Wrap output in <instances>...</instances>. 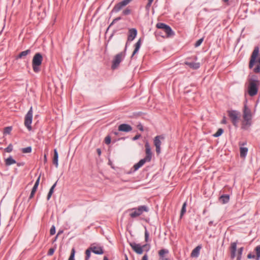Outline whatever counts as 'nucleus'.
<instances>
[{"mask_svg":"<svg viewBox=\"0 0 260 260\" xmlns=\"http://www.w3.org/2000/svg\"><path fill=\"white\" fill-rule=\"evenodd\" d=\"M141 39H139V40L137 42V43L135 44V49L131 57V58H132L135 56V55H136L138 52L141 47Z\"/></svg>","mask_w":260,"mask_h":260,"instance_id":"obj_21","label":"nucleus"},{"mask_svg":"<svg viewBox=\"0 0 260 260\" xmlns=\"http://www.w3.org/2000/svg\"><path fill=\"white\" fill-rule=\"evenodd\" d=\"M55 249H56V247L50 248L48 251L47 255L49 256H51V255H53V253H54Z\"/></svg>","mask_w":260,"mask_h":260,"instance_id":"obj_43","label":"nucleus"},{"mask_svg":"<svg viewBox=\"0 0 260 260\" xmlns=\"http://www.w3.org/2000/svg\"><path fill=\"white\" fill-rule=\"evenodd\" d=\"M156 27L157 28L164 31L166 33V37L167 38H170L175 35V32L172 28L164 23L158 22L156 24Z\"/></svg>","mask_w":260,"mask_h":260,"instance_id":"obj_6","label":"nucleus"},{"mask_svg":"<svg viewBox=\"0 0 260 260\" xmlns=\"http://www.w3.org/2000/svg\"><path fill=\"white\" fill-rule=\"evenodd\" d=\"M223 132H224V130L222 128H219L218 129L217 131L215 134H214L212 136H213V137H214L215 138L219 137L223 133Z\"/></svg>","mask_w":260,"mask_h":260,"instance_id":"obj_32","label":"nucleus"},{"mask_svg":"<svg viewBox=\"0 0 260 260\" xmlns=\"http://www.w3.org/2000/svg\"><path fill=\"white\" fill-rule=\"evenodd\" d=\"M127 43H126L125 46L123 51H122L117 54H116L112 60V63L111 66V69L112 70H115L118 68L119 66L120 62L124 59L127 49Z\"/></svg>","mask_w":260,"mask_h":260,"instance_id":"obj_5","label":"nucleus"},{"mask_svg":"<svg viewBox=\"0 0 260 260\" xmlns=\"http://www.w3.org/2000/svg\"><path fill=\"white\" fill-rule=\"evenodd\" d=\"M244 250V247H241L238 249L237 260H241L242 252Z\"/></svg>","mask_w":260,"mask_h":260,"instance_id":"obj_31","label":"nucleus"},{"mask_svg":"<svg viewBox=\"0 0 260 260\" xmlns=\"http://www.w3.org/2000/svg\"><path fill=\"white\" fill-rule=\"evenodd\" d=\"M118 130L119 132L127 133L132 130V127L128 124L122 123L118 126Z\"/></svg>","mask_w":260,"mask_h":260,"instance_id":"obj_17","label":"nucleus"},{"mask_svg":"<svg viewBox=\"0 0 260 260\" xmlns=\"http://www.w3.org/2000/svg\"><path fill=\"white\" fill-rule=\"evenodd\" d=\"M148 255L147 254H145L144 255H143L141 260H148Z\"/></svg>","mask_w":260,"mask_h":260,"instance_id":"obj_59","label":"nucleus"},{"mask_svg":"<svg viewBox=\"0 0 260 260\" xmlns=\"http://www.w3.org/2000/svg\"><path fill=\"white\" fill-rule=\"evenodd\" d=\"M116 31H117L116 29H114V30H113L112 33L111 34L110 36L109 37V40L112 39V38H113L114 35L115 34Z\"/></svg>","mask_w":260,"mask_h":260,"instance_id":"obj_56","label":"nucleus"},{"mask_svg":"<svg viewBox=\"0 0 260 260\" xmlns=\"http://www.w3.org/2000/svg\"><path fill=\"white\" fill-rule=\"evenodd\" d=\"M137 128L141 132L144 131L143 126L141 123H139V124H138Z\"/></svg>","mask_w":260,"mask_h":260,"instance_id":"obj_54","label":"nucleus"},{"mask_svg":"<svg viewBox=\"0 0 260 260\" xmlns=\"http://www.w3.org/2000/svg\"><path fill=\"white\" fill-rule=\"evenodd\" d=\"M132 13V10L129 9L128 7H127L126 9L123 10L122 12V14L124 16H127L130 15Z\"/></svg>","mask_w":260,"mask_h":260,"instance_id":"obj_34","label":"nucleus"},{"mask_svg":"<svg viewBox=\"0 0 260 260\" xmlns=\"http://www.w3.org/2000/svg\"><path fill=\"white\" fill-rule=\"evenodd\" d=\"M149 234L148 231L147 230L146 228H145V241L146 242H148L149 241Z\"/></svg>","mask_w":260,"mask_h":260,"instance_id":"obj_45","label":"nucleus"},{"mask_svg":"<svg viewBox=\"0 0 260 260\" xmlns=\"http://www.w3.org/2000/svg\"><path fill=\"white\" fill-rule=\"evenodd\" d=\"M228 115L230 118L233 124L235 126L237 127L238 122L239 119V113L236 110H230L228 111Z\"/></svg>","mask_w":260,"mask_h":260,"instance_id":"obj_9","label":"nucleus"},{"mask_svg":"<svg viewBox=\"0 0 260 260\" xmlns=\"http://www.w3.org/2000/svg\"><path fill=\"white\" fill-rule=\"evenodd\" d=\"M247 93L251 97L256 95L258 91L260 81L256 75H252L248 79Z\"/></svg>","mask_w":260,"mask_h":260,"instance_id":"obj_2","label":"nucleus"},{"mask_svg":"<svg viewBox=\"0 0 260 260\" xmlns=\"http://www.w3.org/2000/svg\"><path fill=\"white\" fill-rule=\"evenodd\" d=\"M187 201H185L182 205L180 214V218L181 219L183 215L185 214V213L186 212V206H187Z\"/></svg>","mask_w":260,"mask_h":260,"instance_id":"obj_28","label":"nucleus"},{"mask_svg":"<svg viewBox=\"0 0 260 260\" xmlns=\"http://www.w3.org/2000/svg\"><path fill=\"white\" fill-rule=\"evenodd\" d=\"M129 245L132 249L138 254H142L143 252L142 247L140 244H137L135 242H129Z\"/></svg>","mask_w":260,"mask_h":260,"instance_id":"obj_12","label":"nucleus"},{"mask_svg":"<svg viewBox=\"0 0 260 260\" xmlns=\"http://www.w3.org/2000/svg\"><path fill=\"white\" fill-rule=\"evenodd\" d=\"M141 137V134H137V135H136L135 137H134L132 138V140H133V141L137 140H138V139H139Z\"/></svg>","mask_w":260,"mask_h":260,"instance_id":"obj_55","label":"nucleus"},{"mask_svg":"<svg viewBox=\"0 0 260 260\" xmlns=\"http://www.w3.org/2000/svg\"><path fill=\"white\" fill-rule=\"evenodd\" d=\"M248 152V148L247 147H240V156L241 157H245Z\"/></svg>","mask_w":260,"mask_h":260,"instance_id":"obj_29","label":"nucleus"},{"mask_svg":"<svg viewBox=\"0 0 260 260\" xmlns=\"http://www.w3.org/2000/svg\"><path fill=\"white\" fill-rule=\"evenodd\" d=\"M96 152H97V153H98V155L99 156L101 155V150L100 148H98L96 149Z\"/></svg>","mask_w":260,"mask_h":260,"instance_id":"obj_61","label":"nucleus"},{"mask_svg":"<svg viewBox=\"0 0 260 260\" xmlns=\"http://www.w3.org/2000/svg\"><path fill=\"white\" fill-rule=\"evenodd\" d=\"M201 245H198L195 248H194L193 250L191 251V256L195 257H198L200 254V250L201 249Z\"/></svg>","mask_w":260,"mask_h":260,"instance_id":"obj_24","label":"nucleus"},{"mask_svg":"<svg viewBox=\"0 0 260 260\" xmlns=\"http://www.w3.org/2000/svg\"><path fill=\"white\" fill-rule=\"evenodd\" d=\"M259 52V47L258 46L255 47L250 56L249 62V68L250 69H252L256 63H257L256 67L253 69V72L256 74L260 73V57L257 59Z\"/></svg>","mask_w":260,"mask_h":260,"instance_id":"obj_3","label":"nucleus"},{"mask_svg":"<svg viewBox=\"0 0 260 260\" xmlns=\"http://www.w3.org/2000/svg\"><path fill=\"white\" fill-rule=\"evenodd\" d=\"M111 137L110 136H107L105 139V143L106 144L108 145L111 143Z\"/></svg>","mask_w":260,"mask_h":260,"instance_id":"obj_49","label":"nucleus"},{"mask_svg":"<svg viewBox=\"0 0 260 260\" xmlns=\"http://www.w3.org/2000/svg\"><path fill=\"white\" fill-rule=\"evenodd\" d=\"M121 19V17H116L115 19H114L112 21V22L110 24V25H109V26L107 28L106 33L107 32V31H108V30H109V29L110 28V27H111L113 25H114V24H115L116 22H117V21H118L119 20H120Z\"/></svg>","mask_w":260,"mask_h":260,"instance_id":"obj_33","label":"nucleus"},{"mask_svg":"<svg viewBox=\"0 0 260 260\" xmlns=\"http://www.w3.org/2000/svg\"><path fill=\"white\" fill-rule=\"evenodd\" d=\"M56 230L54 225H52L50 230V235H54L55 234Z\"/></svg>","mask_w":260,"mask_h":260,"instance_id":"obj_50","label":"nucleus"},{"mask_svg":"<svg viewBox=\"0 0 260 260\" xmlns=\"http://www.w3.org/2000/svg\"><path fill=\"white\" fill-rule=\"evenodd\" d=\"M213 223V221H210L209 223H208V225L211 226L212 225Z\"/></svg>","mask_w":260,"mask_h":260,"instance_id":"obj_63","label":"nucleus"},{"mask_svg":"<svg viewBox=\"0 0 260 260\" xmlns=\"http://www.w3.org/2000/svg\"><path fill=\"white\" fill-rule=\"evenodd\" d=\"M165 138V137L163 135L156 136L154 138L153 143L156 147V152L157 154H159L160 153V146L161 144L160 140H163Z\"/></svg>","mask_w":260,"mask_h":260,"instance_id":"obj_10","label":"nucleus"},{"mask_svg":"<svg viewBox=\"0 0 260 260\" xmlns=\"http://www.w3.org/2000/svg\"><path fill=\"white\" fill-rule=\"evenodd\" d=\"M144 113H143L142 112H141V111H139V112H134L133 113V117H135V118H137L138 117H139L140 116H142V115H143Z\"/></svg>","mask_w":260,"mask_h":260,"instance_id":"obj_44","label":"nucleus"},{"mask_svg":"<svg viewBox=\"0 0 260 260\" xmlns=\"http://www.w3.org/2000/svg\"><path fill=\"white\" fill-rule=\"evenodd\" d=\"M226 123H227V121H226V117L225 116H224L223 117V118H222V120L221 121V123H222V124H226Z\"/></svg>","mask_w":260,"mask_h":260,"instance_id":"obj_57","label":"nucleus"},{"mask_svg":"<svg viewBox=\"0 0 260 260\" xmlns=\"http://www.w3.org/2000/svg\"><path fill=\"white\" fill-rule=\"evenodd\" d=\"M40 178H41V175H40L38 178H37L34 186V187H36V188H38V186H39V183H40Z\"/></svg>","mask_w":260,"mask_h":260,"instance_id":"obj_52","label":"nucleus"},{"mask_svg":"<svg viewBox=\"0 0 260 260\" xmlns=\"http://www.w3.org/2000/svg\"><path fill=\"white\" fill-rule=\"evenodd\" d=\"M133 0H123L120 2L116 4L114 7H113L112 11L110 12V14L111 15L113 13H117L120 11L123 7L127 6L130 3H131Z\"/></svg>","mask_w":260,"mask_h":260,"instance_id":"obj_7","label":"nucleus"},{"mask_svg":"<svg viewBox=\"0 0 260 260\" xmlns=\"http://www.w3.org/2000/svg\"><path fill=\"white\" fill-rule=\"evenodd\" d=\"M31 52V50L30 49H27L26 50L21 52L16 57V59L22 58L25 57L28 54H30Z\"/></svg>","mask_w":260,"mask_h":260,"instance_id":"obj_25","label":"nucleus"},{"mask_svg":"<svg viewBox=\"0 0 260 260\" xmlns=\"http://www.w3.org/2000/svg\"><path fill=\"white\" fill-rule=\"evenodd\" d=\"M154 0H148V3L147 4V5H146L145 6V8L147 10H149L151 5H152V2H153Z\"/></svg>","mask_w":260,"mask_h":260,"instance_id":"obj_48","label":"nucleus"},{"mask_svg":"<svg viewBox=\"0 0 260 260\" xmlns=\"http://www.w3.org/2000/svg\"><path fill=\"white\" fill-rule=\"evenodd\" d=\"M145 154L146 155L144 158L140 159L139 162L135 164L133 167L131 169V171L128 172V174L135 172L137 171L139 168L142 167L146 162H150L151 160L152 157V153L151 152V147L148 141H146L145 144Z\"/></svg>","mask_w":260,"mask_h":260,"instance_id":"obj_1","label":"nucleus"},{"mask_svg":"<svg viewBox=\"0 0 260 260\" xmlns=\"http://www.w3.org/2000/svg\"><path fill=\"white\" fill-rule=\"evenodd\" d=\"M247 99L246 98L244 102L243 110V118L252 119V115L250 109L247 106Z\"/></svg>","mask_w":260,"mask_h":260,"instance_id":"obj_11","label":"nucleus"},{"mask_svg":"<svg viewBox=\"0 0 260 260\" xmlns=\"http://www.w3.org/2000/svg\"><path fill=\"white\" fill-rule=\"evenodd\" d=\"M90 249L95 254L101 255L104 253L103 247L100 246H95V244H91Z\"/></svg>","mask_w":260,"mask_h":260,"instance_id":"obj_13","label":"nucleus"},{"mask_svg":"<svg viewBox=\"0 0 260 260\" xmlns=\"http://www.w3.org/2000/svg\"><path fill=\"white\" fill-rule=\"evenodd\" d=\"M138 31L136 28H132L128 30L127 42L133 41L137 37Z\"/></svg>","mask_w":260,"mask_h":260,"instance_id":"obj_16","label":"nucleus"},{"mask_svg":"<svg viewBox=\"0 0 260 260\" xmlns=\"http://www.w3.org/2000/svg\"><path fill=\"white\" fill-rule=\"evenodd\" d=\"M219 201L223 204L228 203L230 201L229 194H222L219 198Z\"/></svg>","mask_w":260,"mask_h":260,"instance_id":"obj_23","label":"nucleus"},{"mask_svg":"<svg viewBox=\"0 0 260 260\" xmlns=\"http://www.w3.org/2000/svg\"><path fill=\"white\" fill-rule=\"evenodd\" d=\"M43 60L42 54L40 52L36 53L32 60V67L34 72L37 73L41 71L40 66Z\"/></svg>","mask_w":260,"mask_h":260,"instance_id":"obj_4","label":"nucleus"},{"mask_svg":"<svg viewBox=\"0 0 260 260\" xmlns=\"http://www.w3.org/2000/svg\"><path fill=\"white\" fill-rule=\"evenodd\" d=\"M92 251L90 249V247L85 250V258L89 259L91 256V252Z\"/></svg>","mask_w":260,"mask_h":260,"instance_id":"obj_37","label":"nucleus"},{"mask_svg":"<svg viewBox=\"0 0 260 260\" xmlns=\"http://www.w3.org/2000/svg\"><path fill=\"white\" fill-rule=\"evenodd\" d=\"M142 249L143 250V249H144V250H146V252H148L150 250V244H145L143 245V246H142Z\"/></svg>","mask_w":260,"mask_h":260,"instance_id":"obj_46","label":"nucleus"},{"mask_svg":"<svg viewBox=\"0 0 260 260\" xmlns=\"http://www.w3.org/2000/svg\"><path fill=\"white\" fill-rule=\"evenodd\" d=\"M129 216L132 218H135L136 217H138L139 215V213H137L135 210H134L132 212L129 214Z\"/></svg>","mask_w":260,"mask_h":260,"instance_id":"obj_39","label":"nucleus"},{"mask_svg":"<svg viewBox=\"0 0 260 260\" xmlns=\"http://www.w3.org/2000/svg\"><path fill=\"white\" fill-rule=\"evenodd\" d=\"M16 164H17L18 167L23 166L25 164L24 162H16Z\"/></svg>","mask_w":260,"mask_h":260,"instance_id":"obj_58","label":"nucleus"},{"mask_svg":"<svg viewBox=\"0 0 260 260\" xmlns=\"http://www.w3.org/2000/svg\"><path fill=\"white\" fill-rule=\"evenodd\" d=\"M40 178H41V175H40L38 178H37L34 186V187H36V188H38V186H39V183H40Z\"/></svg>","mask_w":260,"mask_h":260,"instance_id":"obj_51","label":"nucleus"},{"mask_svg":"<svg viewBox=\"0 0 260 260\" xmlns=\"http://www.w3.org/2000/svg\"><path fill=\"white\" fill-rule=\"evenodd\" d=\"M75 252L76 251L75 248H73L71 250V254L68 260H75Z\"/></svg>","mask_w":260,"mask_h":260,"instance_id":"obj_36","label":"nucleus"},{"mask_svg":"<svg viewBox=\"0 0 260 260\" xmlns=\"http://www.w3.org/2000/svg\"><path fill=\"white\" fill-rule=\"evenodd\" d=\"M16 163V160L11 156H10L9 157L5 159V165L7 166Z\"/></svg>","mask_w":260,"mask_h":260,"instance_id":"obj_27","label":"nucleus"},{"mask_svg":"<svg viewBox=\"0 0 260 260\" xmlns=\"http://www.w3.org/2000/svg\"><path fill=\"white\" fill-rule=\"evenodd\" d=\"M247 257L248 259L256 258V256L254 254H253L251 252H250L248 254Z\"/></svg>","mask_w":260,"mask_h":260,"instance_id":"obj_53","label":"nucleus"},{"mask_svg":"<svg viewBox=\"0 0 260 260\" xmlns=\"http://www.w3.org/2000/svg\"><path fill=\"white\" fill-rule=\"evenodd\" d=\"M47 162V154H45L44 156V162L46 163Z\"/></svg>","mask_w":260,"mask_h":260,"instance_id":"obj_60","label":"nucleus"},{"mask_svg":"<svg viewBox=\"0 0 260 260\" xmlns=\"http://www.w3.org/2000/svg\"><path fill=\"white\" fill-rule=\"evenodd\" d=\"M252 125V119L243 118L241 123V129L247 131L248 130Z\"/></svg>","mask_w":260,"mask_h":260,"instance_id":"obj_14","label":"nucleus"},{"mask_svg":"<svg viewBox=\"0 0 260 260\" xmlns=\"http://www.w3.org/2000/svg\"><path fill=\"white\" fill-rule=\"evenodd\" d=\"M57 183V181L55 182V183L51 187V188L49 189V192L48 193L47 196V200L49 201L50 199L51 198L52 194L54 192V190L55 187L56 186Z\"/></svg>","mask_w":260,"mask_h":260,"instance_id":"obj_26","label":"nucleus"},{"mask_svg":"<svg viewBox=\"0 0 260 260\" xmlns=\"http://www.w3.org/2000/svg\"><path fill=\"white\" fill-rule=\"evenodd\" d=\"M13 150V145L12 144H10L5 149V151L6 152H11Z\"/></svg>","mask_w":260,"mask_h":260,"instance_id":"obj_42","label":"nucleus"},{"mask_svg":"<svg viewBox=\"0 0 260 260\" xmlns=\"http://www.w3.org/2000/svg\"><path fill=\"white\" fill-rule=\"evenodd\" d=\"M59 234V233H58L56 235V236L54 237V240L53 241V242H55L56 240V239H57Z\"/></svg>","mask_w":260,"mask_h":260,"instance_id":"obj_62","label":"nucleus"},{"mask_svg":"<svg viewBox=\"0 0 260 260\" xmlns=\"http://www.w3.org/2000/svg\"><path fill=\"white\" fill-rule=\"evenodd\" d=\"M238 241L232 242L230 247V257L231 259H234L236 256L237 245Z\"/></svg>","mask_w":260,"mask_h":260,"instance_id":"obj_15","label":"nucleus"},{"mask_svg":"<svg viewBox=\"0 0 260 260\" xmlns=\"http://www.w3.org/2000/svg\"><path fill=\"white\" fill-rule=\"evenodd\" d=\"M53 164L55 166L56 168L58 166V154L56 149H54V154L53 157Z\"/></svg>","mask_w":260,"mask_h":260,"instance_id":"obj_22","label":"nucleus"},{"mask_svg":"<svg viewBox=\"0 0 260 260\" xmlns=\"http://www.w3.org/2000/svg\"><path fill=\"white\" fill-rule=\"evenodd\" d=\"M254 251L256 253V260H259L260 259V245L256 246Z\"/></svg>","mask_w":260,"mask_h":260,"instance_id":"obj_30","label":"nucleus"},{"mask_svg":"<svg viewBox=\"0 0 260 260\" xmlns=\"http://www.w3.org/2000/svg\"><path fill=\"white\" fill-rule=\"evenodd\" d=\"M32 151V148L31 146H28L26 148H23L21 149L22 152L23 153H30Z\"/></svg>","mask_w":260,"mask_h":260,"instance_id":"obj_35","label":"nucleus"},{"mask_svg":"<svg viewBox=\"0 0 260 260\" xmlns=\"http://www.w3.org/2000/svg\"><path fill=\"white\" fill-rule=\"evenodd\" d=\"M37 188H36V187H34L33 186L32 189H31V192H30V194L29 195V198H28V200H30V199H32L34 197V195L37 190Z\"/></svg>","mask_w":260,"mask_h":260,"instance_id":"obj_38","label":"nucleus"},{"mask_svg":"<svg viewBox=\"0 0 260 260\" xmlns=\"http://www.w3.org/2000/svg\"><path fill=\"white\" fill-rule=\"evenodd\" d=\"M103 260H109V259L107 256H104Z\"/></svg>","mask_w":260,"mask_h":260,"instance_id":"obj_64","label":"nucleus"},{"mask_svg":"<svg viewBox=\"0 0 260 260\" xmlns=\"http://www.w3.org/2000/svg\"><path fill=\"white\" fill-rule=\"evenodd\" d=\"M155 36H160L162 38H165L166 37V35L164 36L163 35V33L161 31V30H157L155 31Z\"/></svg>","mask_w":260,"mask_h":260,"instance_id":"obj_47","label":"nucleus"},{"mask_svg":"<svg viewBox=\"0 0 260 260\" xmlns=\"http://www.w3.org/2000/svg\"><path fill=\"white\" fill-rule=\"evenodd\" d=\"M134 210H135L137 213H139V215H141L143 212H148L149 209L146 205H142L139 206L137 208H134L131 209H129V211H133Z\"/></svg>","mask_w":260,"mask_h":260,"instance_id":"obj_18","label":"nucleus"},{"mask_svg":"<svg viewBox=\"0 0 260 260\" xmlns=\"http://www.w3.org/2000/svg\"><path fill=\"white\" fill-rule=\"evenodd\" d=\"M184 63L193 70H197L200 67V63L199 62H194L193 61L186 60Z\"/></svg>","mask_w":260,"mask_h":260,"instance_id":"obj_19","label":"nucleus"},{"mask_svg":"<svg viewBox=\"0 0 260 260\" xmlns=\"http://www.w3.org/2000/svg\"><path fill=\"white\" fill-rule=\"evenodd\" d=\"M12 129V128L11 126L6 127L4 128V133L5 134H10Z\"/></svg>","mask_w":260,"mask_h":260,"instance_id":"obj_40","label":"nucleus"},{"mask_svg":"<svg viewBox=\"0 0 260 260\" xmlns=\"http://www.w3.org/2000/svg\"><path fill=\"white\" fill-rule=\"evenodd\" d=\"M169 252L167 249H162L158 251L159 259L158 260H170L168 258L166 257L165 254H168Z\"/></svg>","mask_w":260,"mask_h":260,"instance_id":"obj_20","label":"nucleus"},{"mask_svg":"<svg viewBox=\"0 0 260 260\" xmlns=\"http://www.w3.org/2000/svg\"><path fill=\"white\" fill-rule=\"evenodd\" d=\"M32 120V108L30 107L24 118V125L29 131L32 129L31 124Z\"/></svg>","mask_w":260,"mask_h":260,"instance_id":"obj_8","label":"nucleus"},{"mask_svg":"<svg viewBox=\"0 0 260 260\" xmlns=\"http://www.w3.org/2000/svg\"><path fill=\"white\" fill-rule=\"evenodd\" d=\"M203 40H204V38H202L201 39H200L199 40H198L197 41H196V42L195 43L194 46L195 47H198L199 46H200L201 45V44L202 43V42H203Z\"/></svg>","mask_w":260,"mask_h":260,"instance_id":"obj_41","label":"nucleus"}]
</instances>
